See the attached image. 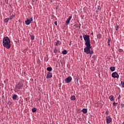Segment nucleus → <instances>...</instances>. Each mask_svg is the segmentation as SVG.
Wrapping results in <instances>:
<instances>
[{"instance_id": "32", "label": "nucleus", "mask_w": 124, "mask_h": 124, "mask_svg": "<svg viewBox=\"0 0 124 124\" xmlns=\"http://www.w3.org/2000/svg\"><path fill=\"white\" fill-rule=\"evenodd\" d=\"M9 19V20H12V19H13V16H10Z\"/></svg>"}, {"instance_id": "3", "label": "nucleus", "mask_w": 124, "mask_h": 124, "mask_svg": "<svg viewBox=\"0 0 124 124\" xmlns=\"http://www.w3.org/2000/svg\"><path fill=\"white\" fill-rule=\"evenodd\" d=\"M85 45H86V47L84 48V53H86V54H90L91 49H92V46H91V44Z\"/></svg>"}, {"instance_id": "23", "label": "nucleus", "mask_w": 124, "mask_h": 124, "mask_svg": "<svg viewBox=\"0 0 124 124\" xmlns=\"http://www.w3.org/2000/svg\"><path fill=\"white\" fill-rule=\"evenodd\" d=\"M97 38L99 39H100L101 38V35L100 34H98L97 35Z\"/></svg>"}, {"instance_id": "4", "label": "nucleus", "mask_w": 124, "mask_h": 124, "mask_svg": "<svg viewBox=\"0 0 124 124\" xmlns=\"http://www.w3.org/2000/svg\"><path fill=\"white\" fill-rule=\"evenodd\" d=\"M111 77H112V78H117V79H119V74H118V73H117V72H115L112 73V75H111Z\"/></svg>"}, {"instance_id": "28", "label": "nucleus", "mask_w": 124, "mask_h": 124, "mask_svg": "<svg viewBox=\"0 0 124 124\" xmlns=\"http://www.w3.org/2000/svg\"><path fill=\"white\" fill-rule=\"evenodd\" d=\"M116 31H118L119 30V25H117L115 27Z\"/></svg>"}, {"instance_id": "38", "label": "nucleus", "mask_w": 124, "mask_h": 124, "mask_svg": "<svg viewBox=\"0 0 124 124\" xmlns=\"http://www.w3.org/2000/svg\"><path fill=\"white\" fill-rule=\"evenodd\" d=\"M5 2L7 3V2H8V0H5Z\"/></svg>"}, {"instance_id": "1", "label": "nucleus", "mask_w": 124, "mask_h": 124, "mask_svg": "<svg viewBox=\"0 0 124 124\" xmlns=\"http://www.w3.org/2000/svg\"><path fill=\"white\" fill-rule=\"evenodd\" d=\"M3 46L6 49H10L11 44H10V39L8 37H5L2 40Z\"/></svg>"}, {"instance_id": "2", "label": "nucleus", "mask_w": 124, "mask_h": 124, "mask_svg": "<svg viewBox=\"0 0 124 124\" xmlns=\"http://www.w3.org/2000/svg\"><path fill=\"white\" fill-rule=\"evenodd\" d=\"M83 37L85 41V45L91 44V39H90V35H83Z\"/></svg>"}, {"instance_id": "21", "label": "nucleus", "mask_w": 124, "mask_h": 124, "mask_svg": "<svg viewBox=\"0 0 124 124\" xmlns=\"http://www.w3.org/2000/svg\"><path fill=\"white\" fill-rule=\"evenodd\" d=\"M4 21L5 23H8V21H9V18H5Z\"/></svg>"}, {"instance_id": "13", "label": "nucleus", "mask_w": 124, "mask_h": 124, "mask_svg": "<svg viewBox=\"0 0 124 124\" xmlns=\"http://www.w3.org/2000/svg\"><path fill=\"white\" fill-rule=\"evenodd\" d=\"M81 111L82 112V113H83V114H87V113H88V109H87L86 108H83Z\"/></svg>"}, {"instance_id": "12", "label": "nucleus", "mask_w": 124, "mask_h": 124, "mask_svg": "<svg viewBox=\"0 0 124 124\" xmlns=\"http://www.w3.org/2000/svg\"><path fill=\"white\" fill-rule=\"evenodd\" d=\"M56 44V46H58V45H62V42H60L59 40H57L56 42H55Z\"/></svg>"}, {"instance_id": "19", "label": "nucleus", "mask_w": 124, "mask_h": 124, "mask_svg": "<svg viewBox=\"0 0 124 124\" xmlns=\"http://www.w3.org/2000/svg\"><path fill=\"white\" fill-rule=\"evenodd\" d=\"M62 54H63V55H66V54H67V50H64L63 51H62Z\"/></svg>"}, {"instance_id": "35", "label": "nucleus", "mask_w": 124, "mask_h": 124, "mask_svg": "<svg viewBox=\"0 0 124 124\" xmlns=\"http://www.w3.org/2000/svg\"><path fill=\"white\" fill-rule=\"evenodd\" d=\"M124 104H121V108H124Z\"/></svg>"}, {"instance_id": "34", "label": "nucleus", "mask_w": 124, "mask_h": 124, "mask_svg": "<svg viewBox=\"0 0 124 124\" xmlns=\"http://www.w3.org/2000/svg\"><path fill=\"white\" fill-rule=\"evenodd\" d=\"M54 24L55 26H58V23H57V21L54 22Z\"/></svg>"}, {"instance_id": "22", "label": "nucleus", "mask_w": 124, "mask_h": 124, "mask_svg": "<svg viewBox=\"0 0 124 124\" xmlns=\"http://www.w3.org/2000/svg\"><path fill=\"white\" fill-rule=\"evenodd\" d=\"M58 52V48H57V47H55V49H54V53H55V54H57Z\"/></svg>"}, {"instance_id": "16", "label": "nucleus", "mask_w": 124, "mask_h": 124, "mask_svg": "<svg viewBox=\"0 0 124 124\" xmlns=\"http://www.w3.org/2000/svg\"><path fill=\"white\" fill-rule=\"evenodd\" d=\"M46 70H47V71H52V70H53V68H52V67H48L46 68Z\"/></svg>"}, {"instance_id": "10", "label": "nucleus", "mask_w": 124, "mask_h": 124, "mask_svg": "<svg viewBox=\"0 0 124 124\" xmlns=\"http://www.w3.org/2000/svg\"><path fill=\"white\" fill-rule=\"evenodd\" d=\"M52 77H53V74L50 72H47V74L46 75V78H52Z\"/></svg>"}, {"instance_id": "42", "label": "nucleus", "mask_w": 124, "mask_h": 124, "mask_svg": "<svg viewBox=\"0 0 124 124\" xmlns=\"http://www.w3.org/2000/svg\"><path fill=\"white\" fill-rule=\"evenodd\" d=\"M122 124H124V122Z\"/></svg>"}, {"instance_id": "31", "label": "nucleus", "mask_w": 124, "mask_h": 124, "mask_svg": "<svg viewBox=\"0 0 124 124\" xmlns=\"http://www.w3.org/2000/svg\"><path fill=\"white\" fill-rule=\"evenodd\" d=\"M100 9H101V8H100V6H97V10H100Z\"/></svg>"}, {"instance_id": "27", "label": "nucleus", "mask_w": 124, "mask_h": 124, "mask_svg": "<svg viewBox=\"0 0 124 124\" xmlns=\"http://www.w3.org/2000/svg\"><path fill=\"white\" fill-rule=\"evenodd\" d=\"M119 52H120V53H123V52H124V50L122 49H119Z\"/></svg>"}, {"instance_id": "29", "label": "nucleus", "mask_w": 124, "mask_h": 124, "mask_svg": "<svg viewBox=\"0 0 124 124\" xmlns=\"http://www.w3.org/2000/svg\"><path fill=\"white\" fill-rule=\"evenodd\" d=\"M121 83L122 84V87L124 88V81H121Z\"/></svg>"}, {"instance_id": "41", "label": "nucleus", "mask_w": 124, "mask_h": 124, "mask_svg": "<svg viewBox=\"0 0 124 124\" xmlns=\"http://www.w3.org/2000/svg\"><path fill=\"white\" fill-rule=\"evenodd\" d=\"M58 52L60 53V51H58Z\"/></svg>"}, {"instance_id": "39", "label": "nucleus", "mask_w": 124, "mask_h": 124, "mask_svg": "<svg viewBox=\"0 0 124 124\" xmlns=\"http://www.w3.org/2000/svg\"><path fill=\"white\" fill-rule=\"evenodd\" d=\"M82 35H81L80 36V38H82Z\"/></svg>"}, {"instance_id": "40", "label": "nucleus", "mask_w": 124, "mask_h": 124, "mask_svg": "<svg viewBox=\"0 0 124 124\" xmlns=\"http://www.w3.org/2000/svg\"><path fill=\"white\" fill-rule=\"evenodd\" d=\"M92 35L93 34V33L92 32Z\"/></svg>"}, {"instance_id": "36", "label": "nucleus", "mask_w": 124, "mask_h": 124, "mask_svg": "<svg viewBox=\"0 0 124 124\" xmlns=\"http://www.w3.org/2000/svg\"><path fill=\"white\" fill-rule=\"evenodd\" d=\"M12 16H13V18H14V17H15V15H12Z\"/></svg>"}, {"instance_id": "6", "label": "nucleus", "mask_w": 124, "mask_h": 124, "mask_svg": "<svg viewBox=\"0 0 124 124\" xmlns=\"http://www.w3.org/2000/svg\"><path fill=\"white\" fill-rule=\"evenodd\" d=\"M32 23V18H31L29 19V18H27V20H25V24L29 26L30 24Z\"/></svg>"}, {"instance_id": "26", "label": "nucleus", "mask_w": 124, "mask_h": 124, "mask_svg": "<svg viewBox=\"0 0 124 124\" xmlns=\"http://www.w3.org/2000/svg\"><path fill=\"white\" fill-rule=\"evenodd\" d=\"M109 110H106L105 112V114H106V115H109Z\"/></svg>"}, {"instance_id": "7", "label": "nucleus", "mask_w": 124, "mask_h": 124, "mask_svg": "<svg viewBox=\"0 0 124 124\" xmlns=\"http://www.w3.org/2000/svg\"><path fill=\"white\" fill-rule=\"evenodd\" d=\"M106 122L107 124H110L111 122H112V118L110 116H108L106 118Z\"/></svg>"}, {"instance_id": "20", "label": "nucleus", "mask_w": 124, "mask_h": 124, "mask_svg": "<svg viewBox=\"0 0 124 124\" xmlns=\"http://www.w3.org/2000/svg\"><path fill=\"white\" fill-rule=\"evenodd\" d=\"M31 40H34V35H30Z\"/></svg>"}, {"instance_id": "24", "label": "nucleus", "mask_w": 124, "mask_h": 124, "mask_svg": "<svg viewBox=\"0 0 124 124\" xmlns=\"http://www.w3.org/2000/svg\"><path fill=\"white\" fill-rule=\"evenodd\" d=\"M89 54H90V55H93V50H90Z\"/></svg>"}, {"instance_id": "37", "label": "nucleus", "mask_w": 124, "mask_h": 124, "mask_svg": "<svg viewBox=\"0 0 124 124\" xmlns=\"http://www.w3.org/2000/svg\"><path fill=\"white\" fill-rule=\"evenodd\" d=\"M120 96H121V95H119V97H118V99H120V98H121Z\"/></svg>"}, {"instance_id": "11", "label": "nucleus", "mask_w": 124, "mask_h": 124, "mask_svg": "<svg viewBox=\"0 0 124 124\" xmlns=\"http://www.w3.org/2000/svg\"><path fill=\"white\" fill-rule=\"evenodd\" d=\"M109 99H110V101H113V100H115V97H114V95L109 96Z\"/></svg>"}, {"instance_id": "30", "label": "nucleus", "mask_w": 124, "mask_h": 124, "mask_svg": "<svg viewBox=\"0 0 124 124\" xmlns=\"http://www.w3.org/2000/svg\"><path fill=\"white\" fill-rule=\"evenodd\" d=\"M108 46H110V39H108Z\"/></svg>"}, {"instance_id": "14", "label": "nucleus", "mask_w": 124, "mask_h": 124, "mask_svg": "<svg viewBox=\"0 0 124 124\" xmlns=\"http://www.w3.org/2000/svg\"><path fill=\"white\" fill-rule=\"evenodd\" d=\"M109 69L110 70V71H112V72H113V71H115V70H116V67L113 66V67H110L109 68Z\"/></svg>"}, {"instance_id": "8", "label": "nucleus", "mask_w": 124, "mask_h": 124, "mask_svg": "<svg viewBox=\"0 0 124 124\" xmlns=\"http://www.w3.org/2000/svg\"><path fill=\"white\" fill-rule=\"evenodd\" d=\"M16 89L20 90V89H22L23 88V84L21 83V82L18 83L16 86Z\"/></svg>"}, {"instance_id": "25", "label": "nucleus", "mask_w": 124, "mask_h": 124, "mask_svg": "<svg viewBox=\"0 0 124 124\" xmlns=\"http://www.w3.org/2000/svg\"><path fill=\"white\" fill-rule=\"evenodd\" d=\"M117 104H118V103H116L115 101L113 103V105L115 107L117 106Z\"/></svg>"}, {"instance_id": "33", "label": "nucleus", "mask_w": 124, "mask_h": 124, "mask_svg": "<svg viewBox=\"0 0 124 124\" xmlns=\"http://www.w3.org/2000/svg\"><path fill=\"white\" fill-rule=\"evenodd\" d=\"M74 26H75V27H76V28H78L79 25V24H76Z\"/></svg>"}, {"instance_id": "18", "label": "nucleus", "mask_w": 124, "mask_h": 124, "mask_svg": "<svg viewBox=\"0 0 124 124\" xmlns=\"http://www.w3.org/2000/svg\"><path fill=\"white\" fill-rule=\"evenodd\" d=\"M32 113H35L36 111L37 110V109L35 108H33L31 109Z\"/></svg>"}, {"instance_id": "15", "label": "nucleus", "mask_w": 124, "mask_h": 124, "mask_svg": "<svg viewBox=\"0 0 124 124\" xmlns=\"http://www.w3.org/2000/svg\"><path fill=\"white\" fill-rule=\"evenodd\" d=\"M13 99H14V100H16V99H17V98H18V95H17L16 94H14L13 97H12Z\"/></svg>"}, {"instance_id": "17", "label": "nucleus", "mask_w": 124, "mask_h": 124, "mask_svg": "<svg viewBox=\"0 0 124 124\" xmlns=\"http://www.w3.org/2000/svg\"><path fill=\"white\" fill-rule=\"evenodd\" d=\"M70 99L71 100H75V99H76V97H75V95H73L71 96Z\"/></svg>"}, {"instance_id": "5", "label": "nucleus", "mask_w": 124, "mask_h": 124, "mask_svg": "<svg viewBox=\"0 0 124 124\" xmlns=\"http://www.w3.org/2000/svg\"><path fill=\"white\" fill-rule=\"evenodd\" d=\"M71 81H72V78H71V77L70 76L68 77V78L65 79V83L66 84H68L70 83Z\"/></svg>"}, {"instance_id": "9", "label": "nucleus", "mask_w": 124, "mask_h": 124, "mask_svg": "<svg viewBox=\"0 0 124 124\" xmlns=\"http://www.w3.org/2000/svg\"><path fill=\"white\" fill-rule=\"evenodd\" d=\"M72 18V16H70L67 18V20L66 21V25L67 26L69 24V22H70V20Z\"/></svg>"}]
</instances>
